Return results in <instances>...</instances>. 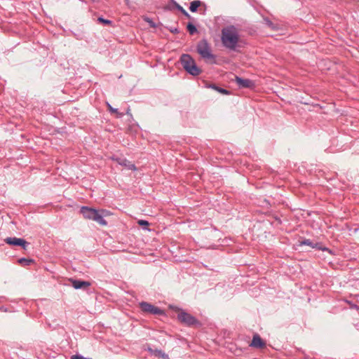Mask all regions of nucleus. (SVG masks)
Masks as SVG:
<instances>
[{
  "label": "nucleus",
  "mask_w": 359,
  "mask_h": 359,
  "mask_svg": "<svg viewBox=\"0 0 359 359\" xmlns=\"http://www.w3.org/2000/svg\"><path fill=\"white\" fill-rule=\"evenodd\" d=\"M149 351H151L156 356L162 357V358H167L168 357V355L163 351H162L161 350H158V349L152 350V349H149Z\"/></svg>",
  "instance_id": "19"
},
{
  "label": "nucleus",
  "mask_w": 359,
  "mask_h": 359,
  "mask_svg": "<svg viewBox=\"0 0 359 359\" xmlns=\"http://www.w3.org/2000/svg\"><path fill=\"white\" fill-rule=\"evenodd\" d=\"M313 245H316V247H321V244L319 243H313Z\"/></svg>",
  "instance_id": "25"
},
{
  "label": "nucleus",
  "mask_w": 359,
  "mask_h": 359,
  "mask_svg": "<svg viewBox=\"0 0 359 359\" xmlns=\"http://www.w3.org/2000/svg\"><path fill=\"white\" fill-rule=\"evenodd\" d=\"M108 109L111 113H116L118 118H122L124 115L123 112H119L117 109L113 108L109 103L107 104Z\"/></svg>",
  "instance_id": "18"
},
{
  "label": "nucleus",
  "mask_w": 359,
  "mask_h": 359,
  "mask_svg": "<svg viewBox=\"0 0 359 359\" xmlns=\"http://www.w3.org/2000/svg\"><path fill=\"white\" fill-rule=\"evenodd\" d=\"M111 159L113 161H116L119 165L126 168L128 170H136V169H137L135 165L132 163L130 161H129L126 158L112 156Z\"/></svg>",
  "instance_id": "9"
},
{
  "label": "nucleus",
  "mask_w": 359,
  "mask_h": 359,
  "mask_svg": "<svg viewBox=\"0 0 359 359\" xmlns=\"http://www.w3.org/2000/svg\"><path fill=\"white\" fill-rule=\"evenodd\" d=\"M126 114L127 115L130 116V117H132V114H131V112H130V107H128V109H127V110H126Z\"/></svg>",
  "instance_id": "24"
},
{
  "label": "nucleus",
  "mask_w": 359,
  "mask_h": 359,
  "mask_svg": "<svg viewBox=\"0 0 359 359\" xmlns=\"http://www.w3.org/2000/svg\"><path fill=\"white\" fill-rule=\"evenodd\" d=\"M4 241L9 245L11 246H20L23 250H27L29 243L26 241L25 239L17 237H8Z\"/></svg>",
  "instance_id": "7"
},
{
  "label": "nucleus",
  "mask_w": 359,
  "mask_h": 359,
  "mask_svg": "<svg viewBox=\"0 0 359 359\" xmlns=\"http://www.w3.org/2000/svg\"><path fill=\"white\" fill-rule=\"evenodd\" d=\"M80 213L86 219L95 221L101 226L107 225V222L104 219V216L107 213L106 210H96L88 206H82L80 208Z\"/></svg>",
  "instance_id": "2"
},
{
  "label": "nucleus",
  "mask_w": 359,
  "mask_h": 359,
  "mask_svg": "<svg viewBox=\"0 0 359 359\" xmlns=\"http://www.w3.org/2000/svg\"><path fill=\"white\" fill-rule=\"evenodd\" d=\"M170 32L173 34H178L180 32V30L177 28H173L170 29Z\"/></svg>",
  "instance_id": "22"
},
{
  "label": "nucleus",
  "mask_w": 359,
  "mask_h": 359,
  "mask_svg": "<svg viewBox=\"0 0 359 359\" xmlns=\"http://www.w3.org/2000/svg\"><path fill=\"white\" fill-rule=\"evenodd\" d=\"M170 308L177 312V319L181 324L187 327H199L201 326V323L196 317L184 309L175 306H170Z\"/></svg>",
  "instance_id": "3"
},
{
  "label": "nucleus",
  "mask_w": 359,
  "mask_h": 359,
  "mask_svg": "<svg viewBox=\"0 0 359 359\" xmlns=\"http://www.w3.org/2000/svg\"><path fill=\"white\" fill-rule=\"evenodd\" d=\"M138 224L140 225V226H149V222L146 220H139L138 221Z\"/></svg>",
  "instance_id": "21"
},
{
  "label": "nucleus",
  "mask_w": 359,
  "mask_h": 359,
  "mask_svg": "<svg viewBox=\"0 0 359 359\" xmlns=\"http://www.w3.org/2000/svg\"><path fill=\"white\" fill-rule=\"evenodd\" d=\"M250 346L256 348H263L266 346V342L258 334L256 333L252 337V340L250 344Z\"/></svg>",
  "instance_id": "11"
},
{
  "label": "nucleus",
  "mask_w": 359,
  "mask_h": 359,
  "mask_svg": "<svg viewBox=\"0 0 359 359\" xmlns=\"http://www.w3.org/2000/svg\"><path fill=\"white\" fill-rule=\"evenodd\" d=\"M235 81L238 87L241 88L252 89L255 87V82L249 79H243L236 76L235 77Z\"/></svg>",
  "instance_id": "8"
},
{
  "label": "nucleus",
  "mask_w": 359,
  "mask_h": 359,
  "mask_svg": "<svg viewBox=\"0 0 359 359\" xmlns=\"http://www.w3.org/2000/svg\"><path fill=\"white\" fill-rule=\"evenodd\" d=\"M174 5L175 8L180 11L184 16H186L187 18L191 19V16L187 13L186 10H184L180 5H179L175 1H173Z\"/></svg>",
  "instance_id": "16"
},
{
  "label": "nucleus",
  "mask_w": 359,
  "mask_h": 359,
  "mask_svg": "<svg viewBox=\"0 0 359 359\" xmlns=\"http://www.w3.org/2000/svg\"><path fill=\"white\" fill-rule=\"evenodd\" d=\"M180 63L184 70L192 76H198L201 69L196 65L194 59L189 54H182L180 58Z\"/></svg>",
  "instance_id": "5"
},
{
  "label": "nucleus",
  "mask_w": 359,
  "mask_h": 359,
  "mask_svg": "<svg viewBox=\"0 0 359 359\" xmlns=\"http://www.w3.org/2000/svg\"><path fill=\"white\" fill-rule=\"evenodd\" d=\"M266 21H267V23H268L269 25H271V22L270 20H266Z\"/></svg>",
  "instance_id": "26"
},
{
  "label": "nucleus",
  "mask_w": 359,
  "mask_h": 359,
  "mask_svg": "<svg viewBox=\"0 0 359 359\" xmlns=\"http://www.w3.org/2000/svg\"><path fill=\"white\" fill-rule=\"evenodd\" d=\"M221 41L224 47L235 50L240 41L238 29L234 25H228L222 29Z\"/></svg>",
  "instance_id": "1"
},
{
  "label": "nucleus",
  "mask_w": 359,
  "mask_h": 359,
  "mask_svg": "<svg viewBox=\"0 0 359 359\" xmlns=\"http://www.w3.org/2000/svg\"><path fill=\"white\" fill-rule=\"evenodd\" d=\"M197 53L207 62L210 64L216 63V56L212 53L211 46L207 39H203L196 46Z\"/></svg>",
  "instance_id": "4"
},
{
  "label": "nucleus",
  "mask_w": 359,
  "mask_h": 359,
  "mask_svg": "<svg viewBox=\"0 0 359 359\" xmlns=\"http://www.w3.org/2000/svg\"><path fill=\"white\" fill-rule=\"evenodd\" d=\"M69 281L72 283V287L76 289H83L86 290L90 286V283L86 280H79V279H69Z\"/></svg>",
  "instance_id": "10"
},
{
  "label": "nucleus",
  "mask_w": 359,
  "mask_h": 359,
  "mask_svg": "<svg viewBox=\"0 0 359 359\" xmlns=\"http://www.w3.org/2000/svg\"><path fill=\"white\" fill-rule=\"evenodd\" d=\"M187 29L191 35H194L198 32L196 27L191 22H188Z\"/></svg>",
  "instance_id": "14"
},
{
  "label": "nucleus",
  "mask_w": 359,
  "mask_h": 359,
  "mask_svg": "<svg viewBox=\"0 0 359 359\" xmlns=\"http://www.w3.org/2000/svg\"><path fill=\"white\" fill-rule=\"evenodd\" d=\"M34 259H27V258H20L18 259V263L22 266H29L32 263H34Z\"/></svg>",
  "instance_id": "15"
},
{
  "label": "nucleus",
  "mask_w": 359,
  "mask_h": 359,
  "mask_svg": "<svg viewBox=\"0 0 359 359\" xmlns=\"http://www.w3.org/2000/svg\"><path fill=\"white\" fill-rule=\"evenodd\" d=\"M201 5V1L199 0H195L191 2L189 10L192 13H195L197 11L199 6Z\"/></svg>",
  "instance_id": "13"
},
{
  "label": "nucleus",
  "mask_w": 359,
  "mask_h": 359,
  "mask_svg": "<svg viewBox=\"0 0 359 359\" xmlns=\"http://www.w3.org/2000/svg\"><path fill=\"white\" fill-rule=\"evenodd\" d=\"M210 88H213L216 90L217 91L224 94V95H229L230 92L224 88H220L219 86H217L215 84H211L209 86Z\"/></svg>",
  "instance_id": "17"
},
{
  "label": "nucleus",
  "mask_w": 359,
  "mask_h": 359,
  "mask_svg": "<svg viewBox=\"0 0 359 359\" xmlns=\"http://www.w3.org/2000/svg\"><path fill=\"white\" fill-rule=\"evenodd\" d=\"M97 21L100 23L105 25H111L113 23L111 20L104 19L103 17H99L97 18Z\"/></svg>",
  "instance_id": "20"
},
{
  "label": "nucleus",
  "mask_w": 359,
  "mask_h": 359,
  "mask_svg": "<svg viewBox=\"0 0 359 359\" xmlns=\"http://www.w3.org/2000/svg\"><path fill=\"white\" fill-rule=\"evenodd\" d=\"M347 302L351 306V308H355V309H358V306L357 305L351 304L350 302H348V301H347Z\"/></svg>",
  "instance_id": "23"
},
{
  "label": "nucleus",
  "mask_w": 359,
  "mask_h": 359,
  "mask_svg": "<svg viewBox=\"0 0 359 359\" xmlns=\"http://www.w3.org/2000/svg\"><path fill=\"white\" fill-rule=\"evenodd\" d=\"M301 245H308L311 247L312 248H316L318 250H321L323 251H328L329 252H331V251L326 247L322 248V247H316V245H313V243L309 240V239H304L300 243Z\"/></svg>",
  "instance_id": "12"
},
{
  "label": "nucleus",
  "mask_w": 359,
  "mask_h": 359,
  "mask_svg": "<svg viewBox=\"0 0 359 359\" xmlns=\"http://www.w3.org/2000/svg\"><path fill=\"white\" fill-rule=\"evenodd\" d=\"M140 308L144 313L153 314L156 316H165L164 310L155 306L154 305L147 302L140 303Z\"/></svg>",
  "instance_id": "6"
}]
</instances>
